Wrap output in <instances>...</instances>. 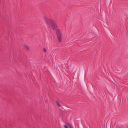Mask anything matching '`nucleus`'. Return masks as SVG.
I'll list each match as a JSON object with an SVG mask.
<instances>
[{"label":"nucleus","instance_id":"nucleus-1","mask_svg":"<svg viewBox=\"0 0 128 128\" xmlns=\"http://www.w3.org/2000/svg\"><path fill=\"white\" fill-rule=\"evenodd\" d=\"M44 18L46 24L50 26L52 29L54 30H58V26L56 23L55 21L48 18L46 16H44Z\"/></svg>","mask_w":128,"mask_h":128},{"label":"nucleus","instance_id":"nucleus-2","mask_svg":"<svg viewBox=\"0 0 128 128\" xmlns=\"http://www.w3.org/2000/svg\"><path fill=\"white\" fill-rule=\"evenodd\" d=\"M58 41L59 42H61L62 40V33L59 30H58L57 33Z\"/></svg>","mask_w":128,"mask_h":128},{"label":"nucleus","instance_id":"nucleus-3","mask_svg":"<svg viewBox=\"0 0 128 128\" xmlns=\"http://www.w3.org/2000/svg\"><path fill=\"white\" fill-rule=\"evenodd\" d=\"M24 46L25 48L27 49V50H30V48L28 46H27V45L26 44H24Z\"/></svg>","mask_w":128,"mask_h":128},{"label":"nucleus","instance_id":"nucleus-4","mask_svg":"<svg viewBox=\"0 0 128 128\" xmlns=\"http://www.w3.org/2000/svg\"><path fill=\"white\" fill-rule=\"evenodd\" d=\"M56 103H57V104L58 106H59V107H60L61 106L59 104V103H58V101H56Z\"/></svg>","mask_w":128,"mask_h":128},{"label":"nucleus","instance_id":"nucleus-5","mask_svg":"<svg viewBox=\"0 0 128 128\" xmlns=\"http://www.w3.org/2000/svg\"><path fill=\"white\" fill-rule=\"evenodd\" d=\"M44 51L45 52H46V49L44 48Z\"/></svg>","mask_w":128,"mask_h":128},{"label":"nucleus","instance_id":"nucleus-6","mask_svg":"<svg viewBox=\"0 0 128 128\" xmlns=\"http://www.w3.org/2000/svg\"><path fill=\"white\" fill-rule=\"evenodd\" d=\"M64 128H68V127L64 125Z\"/></svg>","mask_w":128,"mask_h":128},{"label":"nucleus","instance_id":"nucleus-7","mask_svg":"<svg viewBox=\"0 0 128 128\" xmlns=\"http://www.w3.org/2000/svg\"><path fill=\"white\" fill-rule=\"evenodd\" d=\"M69 126L70 127V128H72V126H71L70 124H68Z\"/></svg>","mask_w":128,"mask_h":128}]
</instances>
